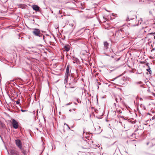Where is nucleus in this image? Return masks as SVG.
<instances>
[{"instance_id":"9","label":"nucleus","mask_w":155,"mask_h":155,"mask_svg":"<svg viewBox=\"0 0 155 155\" xmlns=\"http://www.w3.org/2000/svg\"><path fill=\"white\" fill-rule=\"evenodd\" d=\"M128 121L129 122L131 123L132 124L135 123L136 121L135 120H133L132 119H130L128 120Z\"/></svg>"},{"instance_id":"29","label":"nucleus","mask_w":155,"mask_h":155,"mask_svg":"<svg viewBox=\"0 0 155 155\" xmlns=\"http://www.w3.org/2000/svg\"><path fill=\"white\" fill-rule=\"evenodd\" d=\"M99 119H101V118H98Z\"/></svg>"},{"instance_id":"5","label":"nucleus","mask_w":155,"mask_h":155,"mask_svg":"<svg viewBox=\"0 0 155 155\" xmlns=\"http://www.w3.org/2000/svg\"><path fill=\"white\" fill-rule=\"evenodd\" d=\"M116 101L117 102H122V98L119 96H117L115 98Z\"/></svg>"},{"instance_id":"8","label":"nucleus","mask_w":155,"mask_h":155,"mask_svg":"<svg viewBox=\"0 0 155 155\" xmlns=\"http://www.w3.org/2000/svg\"><path fill=\"white\" fill-rule=\"evenodd\" d=\"M64 49L67 51H69L70 50L69 46H68V45L65 46L64 47Z\"/></svg>"},{"instance_id":"26","label":"nucleus","mask_w":155,"mask_h":155,"mask_svg":"<svg viewBox=\"0 0 155 155\" xmlns=\"http://www.w3.org/2000/svg\"><path fill=\"white\" fill-rule=\"evenodd\" d=\"M44 120H45V118L44 117Z\"/></svg>"},{"instance_id":"19","label":"nucleus","mask_w":155,"mask_h":155,"mask_svg":"<svg viewBox=\"0 0 155 155\" xmlns=\"http://www.w3.org/2000/svg\"><path fill=\"white\" fill-rule=\"evenodd\" d=\"M72 80L73 81H74V79L73 78H72Z\"/></svg>"},{"instance_id":"30","label":"nucleus","mask_w":155,"mask_h":155,"mask_svg":"<svg viewBox=\"0 0 155 155\" xmlns=\"http://www.w3.org/2000/svg\"><path fill=\"white\" fill-rule=\"evenodd\" d=\"M74 110H75V109H74Z\"/></svg>"},{"instance_id":"22","label":"nucleus","mask_w":155,"mask_h":155,"mask_svg":"<svg viewBox=\"0 0 155 155\" xmlns=\"http://www.w3.org/2000/svg\"><path fill=\"white\" fill-rule=\"evenodd\" d=\"M125 117V118H124V119H125V118L126 117Z\"/></svg>"},{"instance_id":"28","label":"nucleus","mask_w":155,"mask_h":155,"mask_svg":"<svg viewBox=\"0 0 155 155\" xmlns=\"http://www.w3.org/2000/svg\"><path fill=\"white\" fill-rule=\"evenodd\" d=\"M69 110L71 111V110Z\"/></svg>"},{"instance_id":"27","label":"nucleus","mask_w":155,"mask_h":155,"mask_svg":"<svg viewBox=\"0 0 155 155\" xmlns=\"http://www.w3.org/2000/svg\"><path fill=\"white\" fill-rule=\"evenodd\" d=\"M120 58H119L118 59V60H119Z\"/></svg>"},{"instance_id":"20","label":"nucleus","mask_w":155,"mask_h":155,"mask_svg":"<svg viewBox=\"0 0 155 155\" xmlns=\"http://www.w3.org/2000/svg\"><path fill=\"white\" fill-rule=\"evenodd\" d=\"M66 125L68 127L69 129H70V128L68 126V125L67 124H66Z\"/></svg>"},{"instance_id":"14","label":"nucleus","mask_w":155,"mask_h":155,"mask_svg":"<svg viewBox=\"0 0 155 155\" xmlns=\"http://www.w3.org/2000/svg\"><path fill=\"white\" fill-rule=\"evenodd\" d=\"M141 21H141V20L139 21L138 22V24H139V23H140V24L141 23Z\"/></svg>"},{"instance_id":"18","label":"nucleus","mask_w":155,"mask_h":155,"mask_svg":"<svg viewBox=\"0 0 155 155\" xmlns=\"http://www.w3.org/2000/svg\"><path fill=\"white\" fill-rule=\"evenodd\" d=\"M71 104V103H69V104H66V105H69V104Z\"/></svg>"},{"instance_id":"17","label":"nucleus","mask_w":155,"mask_h":155,"mask_svg":"<svg viewBox=\"0 0 155 155\" xmlns=\"http://www.w3.org/2000/svg\"><path fill=\"white\" fill-rule=\"evenodd\" d=\"M21 111L22 112H24V111H26V110H22V109H21Z\"/></svg>"},{"instance_id":"13","label":"nucleus","mask_w":155,"mask_h":155,"mask_svg":"<svg viewBox=\"0 0 155 155\" xmlns=\"http://www.w3.org/2000/svg\"><path fill=\"white\" fill-rule=\"evenodd\" d=\"M19 103H20V102H19V101H16V104H19Z\"/></svg>"},{"instance_id":"7","label":"nucleus","mask_w":155,"mask_h":155,"mask_svg":"<svg viewBox=\"0 0 155 155\" xmlns=\"http://www.w3.org/2000/svg\"><path fill=\"white\" fill-rule=\"evenodd\" d=\"M104 46L105 48L107 49L109 46V44L107 41H104Z\"/></svg>"},{"instance_id":"10","label":"nucleus","mask_w":155,"mask_h":155,"mask_svg":"<svg viewBox=\"0 0 155 155\" xmlns=\"http://www.w3.org/2000/svg\"><path fill=\"white\" fill-rule=\"evenodd\" d=\"M147 71H148L149 72V73L150 74H151V70H150V67H148V69H147Z\"/></svg>"},{"instance_id":"4","label":"nucleus","mask_w":155,"mask_h":155,"mask_svg":"<svg viewBox=\"0 0 155 155\" xmlns=\"http://www.w3.org/2000/svg\"><path fill=\"white\" fill-rule=\"evenodd\" d=\"M15 141L17 146L19 149H21L22 148V143L20 140H15Z\"/></svg>"},{"instance_id":"12","label":"nucleus","mask_w":155,"mask_h":155,"mask_svg":"<svg viewBox=\"0 0 155 155\" xmlns=\"http://www.w3.org/2000/svg\"><path fill=\"white\" fill-rule=\"evenodd\" d=\"M77 101L78 103H81V101L79 99H77Z\"/></svg>"},{"instance_id":"3","label":"nucleus","mask_w":155,"mask_h":155,"mask_svg":"<svg viewBox=\"0 0 155 155\" xmlns=\"http://www.w3.org/2000/svg\"><path fill=\"white\" fill-rule=\"evenodd\" d=\"M12 124L14 128L15 129H17L18 128V123L14 119H12Z\"/></svg>"},{"instance_id":"1","label":"nucleus","mask_w":155,"mask_h":155,"mask_svg":"<svg viewBox=\"0 0 155 155\" xmlns=\"http://www.w3.org/2000/svg\"><path fill=\"white\" fill-rule=\"evenodd\" d=\"M70 72L69 71V68L68 66L67 67L66 72L65 75V79L64 80V82L65 84L68 83V79L70 78L71 79V76H70Z\"/></svg>"},{"instance_id":"16","label":"nucleus","mask_w":155,"mask_h":155,"mask_svg":"<svg viewBox=\"0 0 155 155\" xmlns=\"http://www.w3.org/2000/svg\"><path fill=\"white\" fill-rule=\"evenodd\" d=\"M155 119V117H152V120H153Z\"/></svg>"},{"instance_id":"25","label":"nucleus","mask_w":155,"mask_h":155,"mask_svg":"<svg viewBox=\"0 0 155 155\" xmlns=\"http://www.w3.org/2000/svg\"><path fill=\"white\" fill-rule=\"evenodd\" d=\"M71 87V88H74V87Z\"/></svg>"},{"instance_id":"11","label":"nucleus","mask_w":155,"mask_h":155,"mask_svg":"<svg viewBox=\"0 0 155 155\" xmlns=\"http://www.w3.org/2000/svg\"><path fill=\"white\" fill-rule=\"evenodd\" d=\"M125 29L124 28H121L118 30L119 31L123 32L124 31Z\"/></svg>"},{"instance_id":"6","label":"nucleus","mask_w":155,"mask_h":155,"mask_svg":"<svg viewBox=\"0 0 155 155\" xmlns=\"http://www.w3.org/2000/svg\"><path fill=\"white\" fill-rule=\"evenodd\" d=\"M33 9L35 11H37L39 10V7L37 5H33L32 6Z\"/></svg>"},{"instance_id":"2","label":"nucleus","mask_w":155,"mask_h":155,"mask_svg":"<svg viewBox=\"0 0 155 155\" xmlns=\"http://www.w3.org/2000/svg\"><path fill=\"white\" fill-rule=\"evenodd\" d=\"M33 31L32 33L35 35L39 37H42V36L44 37V36L41 33L40 30L38 29L34 28L32 29Z\"/></svg>"},{"instance_id":"24","label":"nucleus","mask_w":155,"mask_h":155,"mask_svg":"<svg viewBox=\"0 0 155 155\" xmlns=\"http://www.w3.org/2000/svg\"><path fill=\"white\" fill-rule=\"evenodd\" d=\"M138 25V24H137V25Z\"/></svg>"},{"instance_id":"15","label":"nucleus","mask_w":155,"mask_h":155,"mask_svg":"<svg viewBox=\"0 0 155 155\" xmlns=\"http://www.w3.org/2000/svg\"><path fill=\"white\" fill-rule=\"evenodd\" d=\"M141 81L139 82H137L136 83L137 84H141Z\"/></svg>"},{"instance_id":"23","label":"nucleus","mask_w":155,"mask_h":155,"mask_svg":"<svg viewBox=\"0 0 155 155\" xmlns=\"http://www.w3.org/2000/svg\"><path fill=\"white\" fill-rule=\"evenodd\" d=\"M154 39H155V35L154 36Z\"/></svg>"},{"instance_id":"21","label":"nucleus","mask_w":155,"mask_h":155,"mask_svg":"<svg viewBox=\"0 0 155 155\" xmlns=\"http://www.w3.org/2000/svg\"><path fill=\"white\" fill-rule=\"evenodd\" d=\"M72 81H70V82H69V84H70L71 83H71L72 82Z\"/></svg>"}]
</instances>
